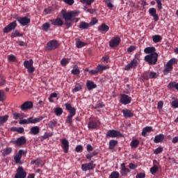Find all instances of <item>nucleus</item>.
<instances>
[{"label": "nucleus", "instance_id": "26", "mask_svg": "<svg viewBox=\"0 0 178 178\" xmlns=\"http://www.w3.org/2000/svg\"><path fill=\"white\" fill-rule=\"evenodd\" d=\"M34 163H35L38 168H42L44 165V161H42V160L40 159H37L36 160H33L31 161V165H34Z\"/></svg>", "mask_w": 178, "mask_h": 178}, {"label": "nucleus", "instance_id": "37", "mask_svg": "<svg viewBox=\"0 0 178 178\" xmlns=\"http://www.w3.org/2000/svg\"><path fill=\"white\" fill-rule=\"evenodd\" d=\"M138 145H140V140L137 139L132 140L130 143V146L131 147V148H137Z\"/></svg>", "mask_w": 178, "mask_h": 178}, {"label": "nucleus", "instance_id": "1", "mask_svg": "<svg viewBox=\"0 0 178 178\" xmlns=\"http://www.w3.org/2000/svg\"><path fill=\"white\" fill-rule=\"evenodd\" d=\"M79 13H80L77 11L67 12L66 9H63L60 11L61 17H63V19H64L65 22H74V19L77 17V16H79Z\"/></svg>", "mask_w": 178, "mask_h": 178}, {"label": "nucleus", "instance_id": "49", "mask_svg": "<svg viewBox=\"0 0 178 178\" xmlns=\"http://www.w3.org/2000/svg\"><path fill=\"white\" fill-rule=\"evenodd\" d=\"M16 37H22V34H20L19 31H14L11 33V38H16Z\"/></svg>", "mask_w": 178, "mask_h": 178}, {"label": "nucleus", "instance_id": "32", "mask_svg": "<svg viewBox=\"0 0 178 178\" xmlns=\"http://www.w3.org/2000/svg\"><path fill=\"white\" fill-rule=\"evenodd\" d=\"M88 28H90V24L86 22H81L79 25V29L81 30H87Z\"/></svg>", "mask_w": 178, "mask_h": 178}, {"label": "nucleus", "instance_id": "4", "mask_svg": "<svg viewBox=\"0 0 178 178\" xmlns=\"http://www.w3.org/2000/svg\"><path fill=\"white\" fill-rule=\"evenodd\" d=\"M106 138H120L121 137H123V135L120 134L118 131H116L115 129H110L106 134Z\"/></svg>", "mask_w": 178, "mask_h": 178}, {"label": "nucleus", "instance_id": "28", "mask_svg": "<svg viewBox=\"0 0 178 178\" xmlns=\"http://www.w3.org/2000/svg\"><path fill=\"white\" fill-rule=\"evenodd\" d=\"M44 118L40 117V118H34L33 117L29 118V123L31 124H35V123H40L41 120H42Z\"/></svg>", "mask_w": 178, "mask_h": 178}, {"label": "nucleus", "instance_id": "42", "mask_svg": "<svg viewBox=\"0 0 178 178\" xmlns=\"http://www.w3.org/2000/svg\"><path fill=\"white\" fill-rule=\"evenodd\" d=\"M81 3H83V5H87L88 6H90L95 2V0H80Z\"/></svg>", "mask_w": 178, "mask_h": 178}, {"label": "nucleus", "instance_id": "59", "mask_svg": "<svg viewBox=\"0 0 178 178\" xmlns=\"http://www.w3.org/2000/svg\"><path fill=\"white\" fill-rule=\"evenodd\" d=\"M56 126V121H50L49 122V127H50V129H54V127H55Z\"/></svg>", "mask_w": 178, "mask_h": 178}, {"label": "nucleus", "instance_id": "15", "mask_svg": "<svg viewBox=\"0 0 178 178\" xmlns=\"http://www.w3.org/2000/svg\"><path fill=\"white\" fill-rule=\"evenodd\" d=\"M49 22L53 26H57V27H62V26L64 24L63 20H62L60 18L49 19Z\"/></svg>", "mask_w": 178, "mask_h": 178}, {"label": "nucleus", "instance_id": "21", "mask_svg": "<svg viewBox=\"0 0 178 178\" xmlns=\"http://www.w3.org/2000/svg\"><path fill=\"white\" fill-rule=\"evenodd\" d=\"M97 30L99 33L105 34V33H108V31H109V26L106 25V24L103 23L97 28Z\"/></svg>", "mask_w": 178, "mask_h": 178}, {"label": "nucleus", "instance_id": "43", "mask_svg": "<svg viewBox=\"0 0 178 178\" xmlns=\"http://www.w3.org/2000/svg\"><path fill=\"white\" fill-rule=\"evenodd\" d=\"M104 2L108 8V9H113L114 6H113V0H104Z\"/></svg>", "mask_w": 178, "mask_h": 178}, {"label": "nucleus", "instance_id": "50", "mask_svg": "<svg viewBox=\"0 0 178 178\" xmlns=\"http://www.w3.org/2000/svg\"><path fill=\"white\" fill-rule=\"evenodd\" d=\"M120 176V175L118 171H113L111 173L109 178H119Z\"/></svg>", "mask_w": 178, "mask_h": 178}, {"label": "nucleus", "instance_id": "30", "mask_svg": "<svg viewBox=\"0 0 178 178\" xmlns=\"http://www.w3.org/2000/svg\"><path fill=\"white\" fill-rule=\"evenodd\" d=\"M86 86L88 88V90H89V91H91V90H94V88H97V84H95L92 81H88L86 83Z\"/></svg>", "mask_w": 178, "mask_h": 178}, {"label": "nucleus", "instance_id": "5", "mask_svg": "<svg viewBox=\"0 0 178 178\" xmlns=\"http://www.w3.org/2000/svg\"><path fill=\"white\" fill-rule=\"evenodd\" d=\"M58 47H59V42H58L57 40H53L47 42L46 46V49L47 51H54V49H56Z\"/></svg>", "mask_w": 178, "mask_h": 178}, {"label": "nucleus", "instance_id": "64", "mask_svg": "<svg viewBox=\"0 0 178 178\" xmlns=\"http://www.w3.org/2000/svg\"><path fill=\"white\" fill-rule=\"evenodd\" d=\"M136 178H145V174L139 173L136 176Z\"/></svg>", "mask_w": 178, "mask_h": 178}, {"label": "nucleus", "instance_id": "9", "mask_svg": "<svg viewBox=\"0 0 178 178\" xmlns=\"http://www.w3.org/2000/svg\"><path fill=\"white\" fill-rule=\"evenodd\" d=\"M16 27H17V23L16 22V21H14L11 23H10L8 25H7L3 29V32L4 33H9L10 31H12L13 30H15V29H16Z\"/></svg>", "mask_w": 178, "mask_h": 178}, {"label": "nucleus", "instance_id": "31", "mask_svg": "<svg viewBox=\"0 0 178 178\" xmlns=\"http://www.w3.org/2000/svg\"><path fill=\"white\" fill-rule=\"evenodd\" d=\"M164 139L165 136H163V134H159L154 137V142L156 143V144H158V143H162Z\"/></svg>", "mask_w": 178, "mask_h": 178}, {"label": "nucleus", "instance_id": "14", "mask_svg": "<svg viewBox=\"0 0 178 178\" xmlns=\"http://www.w3.org/2000/svg\"><path fill=\"white\" fill-rule=\"evenodd\" d=\"M120 168V173L122 176H127L130 173V169L126 168V163H121Z\"/></svg>", "mask_w": 178, "mask_h": 178}, {"label": "nucleus", "instance_id": "12", "mask_svg": "<svg viewBox=\"0 0 178 178\" xmlns=\"http://www.w3.org/2000/svg\"><path fill=\"white\" fill-rule=\"evenodd\" d=\"M138 65V61H137V59L134 58L133 60H131L130 63H129L125 66L124 69L125 70H127V71L130 70V69H136Z\"/></svg>", "mask_w": 178, "mask_h": 178}, {"label": "nucleus", "instance_id": "16", "mask_svg": "<svg viewBox=\"0 0 178 178\" xmlns=\"http://www.w3.org/2000/svg\"><path fill=\"white\" fill-rule=\"evenodd\" d=\"M149 15L153 17L154 22H158L159 20V16L156 14V8H151L149 9Z\"/></svg>", "mask_w": 178, "mask_h": 178}, {"label": "nucleus", "instance_id": "7", "mask_svg": "<svg viewBox=\"0 0 178 178\" xmlns=\"http://www.w3.org/2000/svg\"><path fill=\"white\" fill-rule=\"evenodd\" d=\"M131 102V97L127 95H121L120 103L122 105H129Z\"/></svg>", "mask_w": 178, "mask_h": 178}, {"label": "nucleus", "instance_id": "35", "mask_svg": "<svg viewBox=\"0 0 178 178\" xmlns=\"http://www.w3.org/2000/svg\"><path fill=\"white\" fill-rule=\"evenodd\" d=\"M151 131H152V127H145L143 129L142 136H143V137H145L147 136V133H151Z\"/></svg>", "mask_w": 178, "mask_h": 178}, {"label": "nucleus", "instance_id": "54", "mask_svg": "<svg viewBox=\"0 0 178 178\" xmlns=\"http://www.w3.org/2000/svg\"><path fill=\"white\" fill-rule=\"evenodd\" d=\"M8 60H9V62H16V56L13 54L9 55L8 56Z\"/></svg>", "mask_w": 178, "mask_h": 178}, {"label": "nucleus", "instance_id": "19", "mask_svg": "<svg viewBox=\"0 0 178 178\" xmlns=\"http://www.w3.org/2000/svg\"><path fill=\"white\" fill-rule=\"evenodd\" d=\"M17 22L21 24V26H27L31 22L30 18L26 17H19L17 19Z\"/></svg>", "mask_w": 178, "mask_h": 178}, {"label": "nucleus", "instance_id": "24", "mask_svg": "<svg viewBox=\"0 0 178 178\" xmlns=\"http://www.w3.org/2000/svg\"><path fill=\"white\" fill-rule=\"evenodd\" d=\"M109 69V65H102L101 64L97 65L96 67V70H97V73H102L104 70H108Z\"/></svg>", "mask_w": 178, "mask_h": 178}, {"label": "nucleus", "instance_id": "3", "mask_svg": "<svg viewBox=\"0 0 178 178\" xmlns=\"http://www.w3.org/2000/svg\"><path fill=\"white\" fill-rule=\"evenodd\" d=\"M158 53L147 54L144 57V60L149 65H156V62H158Z\"/></svg>", "mask_w": 178, "mask_h": 178}, {"label": "nucleus", "instance_id": "11", "mask_svg": "<svg viewBox=\"0 0 178 178\" xmlns=\"http://www.w3.org/2000/svg\"><path fill=\"white\" fill-rule=\"evenodd\" d=\"M33 102L31 101H26L25 102H24L21 106V111H29V109H31V108H33Z\"/></svg>", "mask_w": 178, "mask_h": 178}, {"label": "nucleus", "instance_id": "25", "mask_svg": "<svg viewBox=\"0 0 178 178\" xmlns=\"http://www.w3.org/2000/svg\"><path fill=\"white\" fill-rule=\"evenodd\" d=\"M29 133H31L33 136H38V134H40V127L38 126L32 127L30 129Z\"/></svg>", "mask_w": 178, "mask_h": 178}, {"label": "nucleus", "instance_id": "45", "mask_svg": "<svg viewBox=\"0 0 178 178\" xmlns=\"http://www.w3.org/2000/svg\"><path fill=\"white\" fill-rule=\"evenodd\" d=\"M72 74H80V70H79V66L74 65L71 70Z\"/></svg>", "mask_w": 178, "mask_h": 178}, {"label": "nucleus", "instance_id": "55", "mask_svg": "<svg viewBox=\"0 0 178 178\" xmlns=\"http://www.w3.org/2000/svg\"><path fill=\"white\" fill-rule=\"evenodd\" d=\"M156 172H158V167L156 165H154L150 168V173H152V175H155Z\"/></svg>", "mask_w": 178, "mask_h": 178}, {"label": "nucleus", "instance_id": "23", "mask_svg": "<svg viewBox=\"0 0 178 178\" xmlns=\"http://www.w3.org/2000/svg\"><path fill=\"white\" fill-rule=\"evenodd\" d=\"M142 77L143 80H148V79H156V77H158V73L150 72L149 73V76L143 75Z\"/></svg>", "mask_w": 178, "mask_h": 178}, {"label": "nucleus", "instance_id": "18", "mask_svg": "<svg viewBox=\"0 0 178 178\" xmlns=\"http://www.w3.org/2000/svg\"><path fill=\"white\" fill-rule=\"evenodd\" d=\"M61 148L64 149V152L67 154L69 152V140L66 138L61 139Z\"/></svg>", "mask_w": 178, "mask_h": 178}, {"label": "nucleus", "instance_id": "56", "mask_svg": "<svg viewBox=\"0 0 178 178\" xmlns=\"http://www.w3.org/2000/svg\"><path fill=\"white\" fill-rule=\"evenodd\" d=\"M162 151H163V148L162 147H157L154 151V154L155 155H158L159 154H161V152H162Z\"/></svg>", "mask_w": 178, "mask_h": 178}, {"label": "nucleus", "instance_id": "40", "mask_svg": "<svg viewBox=\"0 0 178 178\" xmlns=\"http://www.w3.org/2000/svg\"><path fill=\"white\" fill-rule=\"evenodd\" d=\"M50 29H51L50 23L46 22V23L43 24L42 26V29L43 30V31L48 32V31H49Z\"/></svg>", "mask_w": 178, "mask_h": 178}, {"label": "nucleus", "instance_id": "63", "mask_svg": "<svg viewBox=\"0 0 178 178\" xmlns=\"http://www.w3.org/2000/svg\"><path fill=\"white\" fill-rule=\"evenodd\" d=\"M156 2L157 3V8L158 9H159V10H161V9H162V3L161 0H156Z\"/></svg>", "mask_w": 178, "mask_h": 178}, {"label": "nucleus", "instance_id": "44", "mask_svg": "<svg viewBox=\"0 0 178 178\" xmlns=\"http://www.w3.org/2000/svg\"><path fill=\"white\" fill-rule=\"evenodd\" d=\"M12 152V147H7L3 149L2 155L3 156H6V155H9Z\"/></svg>", "mask_w": 178, "mask_h": 178}, {"label": "nucleus", "instance_id": "22", "mask_svg": "<svg viewBox=\"0 0 178 178\" xmlns=\"http://www.w3.org/2000/svg\"><path fill=\"white\" fill-rule=\"evenodd\" d=\"M65 108L67 111H69L70 115L69 116H74V115H76V108L73 106H72L70 104H65Z\"/></svg>", "mask_w": 178, "mask_h": 178}, {"label": "nucleus", "instance_id": "61", "mask_svg": "<svg viewBox=\"0 0 178 178\" xmlns=\"http://www.w3.org/2000/svg\"><path fill=\"white\" fill-rule=\"evenodd\" d=\"M171 106L172 108H178V100H175L171 102Z\"/></svg>", "mask_w": 178, "mask_h": 178}, {"label": "nucleus", "instance_id": "13", "mask_svg": "<svg viewBox=\"0 0 178 178\" xmlns=\"http://www.w3.org/2000/svg\"><path fill=\"white\" fill-rule=\"evenodd\" d=\"M13 143L17 145V147H22V145H24V144L27 143V139L24 136H20L17 138L16 140H14Z\"/></svg>", "mask_w": 178, "mask_h": 178}, {"label": "nucleus", "instance_id": "58", "mask_svg": "<svg viewBox=\"0 0 178 178\" xmlns=\"http://www.w3.org/2000/svg\"><path fill=\"white\" fill-rule=\"evenodd\" d=\"M162 108H163V102L159 101L157 104V109H159V111H161L162 110Z\"/></svg>", "mask_w": 178, "mask_h": 178}, {"label": "nucleus", "instance_id": "41", "mask_svg": "<svg viewBox=\"0 0 178 178\" xmlns=\"http://www.w3.org/2000/svg\"><path fill=\"white\" fill-rule=\"evenodd\" d=\"M75 45H76V48H83V47H86V45H87V44L80 40H78L76 41Z\"/></svg>", "mask_w": 178, "mask_h": 178}, {"label": "nucleus", "instance_id": "62", "mask_svg": "<svg viewBox=\"0 0 178 178\" xmlns=\"http://www.w3.org/2000/svg\"><path fill=\"white\" fill-rule=\"evenodd\" d=\"M75 150L76 152H81V151H83V146L81 145H77Z\"/></svg>", "mask_w": 178, "mask_h": 178}, {"label": "nucleus", "instance_id": "48", "mask_svg": "<svg viewBox=\"0 0 178 178\" xmlns=\"http://www.w3.org/2000/svg\"><path fill=\"white\" fill-rule=\"evenodd\" d=\"M54 112H55L56 116H60V115H62V113H63V110L62 109V108L58 107L54 109Z\"/></svg>", "mask_w": 178, "mask_h": 178}, {"label": "nucleus", "instance_id": "10", "mask_svg": "<svg viewBox=\"0 0 178 178\" xmlns=\"http://www.w3.org/2000/svg\"><path fill=\"white\" fill-rule=\"evenodd\" d=\"M27 173L24 171L23 167H19L17 169V173L15 174V178H26Z\"/></svg>", "mask_w": 178, "mask_h": 178}, {"label": "nucleus", "instance_id": "34", "mask_svg": "<svg viewBox=\"0 0 178 178\" xmlns=\"http://www.w3.org/2000/svg\"><path fill=\"white\" fill-rule=\"evenodd\" d=\"M168 88H169L171 90H177L178 91V83H176L175 81L173 82H170L168 85Z\"/></svg>", "mask_w": 178, "mask_h": 178}, {"label": "nucleus", "instance_id": "17", "mask_svg": "<svg viewBox=\"0 0 178 178\" xmlns=\"http://www.w3.org/2000/svg\"><path fill=\"white\" fill-rule=\"evenodd\" d=\"M120 44V38L119 37H114L109 42V45L111 48H115V47H118Z\"/></svg>", "mask_w": 178, "mask_h": 178}, {"label": "nucleus", "instance_id": "36", "mask_svg": "<svg viewBox=\"0 0 178 178\" xmlns=\"http://www.w3.org/2000/svg\"><path fill=\"white\" fill-rule=\"evenodd\" d=\"M118 145V140H111L108 143V149H115V147Z\"/></svg>", "mask_w": 178, "mask_h": 178}, {"label": "nucleus", "instance_id": "52", "mask_svg": "<svg viewBox=\"0 0 178 178\" xmlns=\"http://www.w3.org/2000/svg\"><path fill=\"white\" fill-rule=\"evenodd\" d=\"M69 62H70V59H69V58H63L60 60L61 66H66V65H67L69 63Z\"/></svg>", "mask_w": 178, "mask_h": 178}, {"label": "nucleus", "instance_id": "33", "mask_svg": "<svg viewBox=\"0 0 178 178\" xmlns=\"http://www.w3.org/2000/svg\"><path fill=\"white\" fill-rule=\"evenodd\" d=\"M88 127L90 130H94L98 127V123L94 121H90L88 124Z\"/></svg>", "mask_w": 178, "mask_h": 178}, {"label": "nucleus", "instance_id": "53", "mask_svg": "<svg viewBox=\"0 0 178 178\" xmlns=\"http://www.w3.org/2000/svg\"><path fill=\"white\" fill-rule=\"evenodd\" d=\"M6 99V96L5 95V92L2 90H0V102L5 101Z\"/></svg>", "mask_w": 178, "mask_h": 178}, {"label": "nucleus", "instance_id": "2", "mask_svg": "<svg viewBox=\"0 0 178 178\" xmlns=\"http://www.w3.org/2000/svg\"><path fill=\"white\" fill-rule=\"evenodd\" d=\"M177 63V59L175 58H172L168 62L166 63L165 66V69L163 71V74L167 76L169 74L172 70H173V65H176Z\"/></svg>", "mask_w": 178, "mask_h": 178}, {"label": "nucleus", "instance_id": "29", "mask_svg": "<svg viewBox=\"0 0 178 178\" xmlns=\"http://www.w3.org/2000/svg\"><path fill=\"white\" fill-rule=\"evenodd\" d=\"M123 116L124 118H133L134 114L131 113V111L124 108L122 110Z\"/></svg>", "mask_w": 178, "mask_h": 178}, {"label": "nucleus", "instance_id": "47", "mask_svg": "<svg viewBox=\"0 0 178 178\" xmlns=\"http://www.w3.org/2000/svg\"><path fill=\"white\" fill-rule=\"evenodd\" d=\"M81 88H83V86L80 85V84H76L74 87V89H72V92L74 93V92H79V91H80V90H81Z\"/></svg>", "mask_w": 178, "mask_h": 178}, {"label": "nucleus", "instance_id": "39", "mask_svg": "<svg viewBox=\"0 0 178 178\" xmlns=\"http://www.w3.org/2000/svg\"><path fill=\"white\" fill-rule=\"evenodd\" d=\"M54 134L52 132L47 133L45 132L43 136L40 137L41 141H44V140H47V138H49V137H52Z\"/></svg>", "mask_w": 178, "mask_h": 178}, {"label": "nucleus", "instance_id": "60", "mask_svg": "<svg viewBox=\"0 0 178 178\" xmlns=\"http://www.w3.org/2000/svg\"><path fill=\"white\" fill-rule=\"evenodd\" d=\"M133 51H136V46L134 45H131L130 46L128 49H127V52L129 54H131V52H133Z\"/></svg>", "mask_w": 178, "mask_h": 178}, {"label": "nucleus", "instance_id": "6", "mask_svg": "<svg viewBox=\"0 0 178 178\" xmlns=\"http://www.w3.org/2000/svg\"><path fill=\"white\" fill-rule=\"evenodd\" d=\"M33 61L32 59L29 60H25L24 62V66L28 70V73H34L35 68L33 66Z\"/></svg>", "mask_w": 178, "mask_h": 178}, {"label": "nucleus", "instance_id": "57", "mask_svg": "<svg viewBox=\"0 0 178 178\" xmlns=\"http://www.w3.org/2000/svg\"><path fill=\"white\" fill-rule=\"evenodd\" d=\"M97 23H98V19H97L96 18H93L89 23L90 27H91V26H95Z\"/></svg>", "mask_w": 178, "mask_h": 178}, {"label": "nucleus", "instance_id": "8", "mask_svg": "<svg viewBox=\"0 0 178 178\" xmlns=\"http://www.w3.org/2000/svg\"><path fill=\"white\" fill-rule=\"evenodd\" d=\"M95 168V164H94V161H91L88 163H84L81 165V169L83 172H87V170H92Z\"/></svg>", "mask_w": 178, "mask_h": 178}, {"label": "nucleus", "instance_id": "38", "mask_svg": "<svg viewBox=\"0 0 178 178\" xmlns=\"http://www.w3.org/2000/svg\"><path fill=\"white\" fill-rule=\"evenodd\" d=\"M8 119H9V115H8L0 116V126H2L4 123H6V122H8Z\"/></svg>", "mask_w": 178, "mask_h": 178}, {"label": "nucleus", "instance_id": "20", "mask_svg": "<svg viewBox=\"0 0 178 178\" xmlns=\"http://www.w3.org/2000/svg\"><path fill=\"white\" fill-rule=\"evenodd\" d=\"M22 155H26V152L23 149H19L18 154L14 157V161L16 163H20V159H22Z\"/></svg>", "mask_w": 178, "mask_h": 178}, {"label": "nucleus", "instance_id": "51", "mask_svg": "<svg viewBox=\"0 0 178 178\" xmlns=\"http://www.w3.org/2000/svg\"><path fill=\"white\" fill-rule=\"evenodd\" d=\"M20 124H30V118L28 119H22L19 121Z\"/></svg>", "mask_w": 178, "mask_h": 178}, {"label": "nucleus", "instance_id": "46", "mask_svg": "<svg viewBox=\"0 0 178 178\" xmlns=\"http://www.w3.org/2000/svg\"><path fill=\"white\" fill-rule=\"evenodd\" d=\"M153 42L155 43L159 42V41L162 40V37L159 35H155L152 37Z\"/></svg>", "mask_w": 178, "mask_h": 178}, {"label": "nucleus", "instance_id": "27", "mask_svg": "<svg viewBox=\"0 0 178 178\" xmlns=\"http://www.w3.org/2000/svg\"><path fill=\"white\" fill-rule=\"evenodd\" d=\"M155 51H156V49L154 47H147L144 49L145 54H148L149 55L151 54H156Z\"/></svg>", "mask_w": 178, "mask_h": 178}]
</instances>
